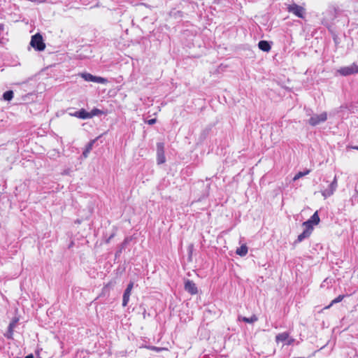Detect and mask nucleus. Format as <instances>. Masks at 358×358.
Instances as JSON below:
<instances>
[{
	"mask_svg": "<svg viewBox=\"0 0 358 358\" xmlns=\"http://www.w3.org/2000/svg\"><path fill=\"white\" fill-rule=\"evenodd\" d=\"M29 44L36 51H43L45 48V44L40 33H37L31 36Z\"/></svg>",
	"mask_w": 358,
	"mask_h": 358,
	"instance_id": "f257e3e1",
	"label": "nucleus"
},
{
	"mask_svg": "<svg viewBox=\"0 0 358 358\" xmlns=\"http://www.w3.org/2000/svg\"><path fill=\"white\" fill-rule=\"evenodd\" d=\"M340 10L334 5H329L328 8L323 13V20L326 22L334 21L338 15Z\"/></svg>",
	"mask_w": 358,
	"mask_h": 358,
	"instance_id": "f03ea898",
	"label": "nucleus"
},
{
	"mask_svg": "<svg viewBox=\"0 0 358 358\" xmlns=\"http://www.w3.org/2000/svg\"><path fill=\"white\" fill-rule=\"evenodd\" d=\"M80 76L82 78H83L85 81H87V82H93V83H101V84H104L108 82L106 78L99 77V76H93L92 74H91L90 73H87V72L82 73L80 74Z\"/></svg>",
	"mask_w": 358,
	"mask_h": 358,
	"instance_id": "7ed1b4c3",
	"label": "nucleus"
},
{
	"mask_svg": "<svg viewBox=\"0 0 358 358\" xmlns=\"http://www.w3.org/2000/svg\"><path fill=\"white\" fill-rule=\"evenodd\" d=\"M327 120V113L323 112L320 115L315 114L309 120L308 124L313 127H315L322 122H324Z\"/></svg>",
	"mask_w": 358,
	"mask_h": 358,
	"instance_id": "20e7f679",
	"label": "nucleus"
},
{
	"mask_svg": "<svg viewBox=\"0 0 358 358\" xmlns=\"http://www.w3.org/2000/svg\"><path fill=\"white\" fill-rule=\"evenodd\" d=\"M287 10L289 13L294 14L299 18H303L305 14V9L301 6L297 5L296 3H292L289 5L287 7Z\"/></svg>",
	"mask_w": 358,
	"mask_h": 358,
	"instance_id": "39448f33",
	"label": "nucleus"
},
{
	"mask_svg": "<svg viewBox=\"0 0 358 358\" xmlns=\"http://www.w3.org/2000/svg\"><path fill=\"white\" fill-rule=\"evenodd\" d=\"M157 161L158 164H164L166 162L164 143L162 142L157 143Z\"/></svg>",
	"mask_w": 358,
	"mask_h": 358,
	"instance_id": "423d86ee",
	"label": "nucleus"
},
{
	"mask_svg": "<svg viewBox=\"0 0 358 358\" xmlns=\"http://www.w3.org/2000/svg\"><path fill=\"white\" fill-rule=\"evenodd\" d=\"M337 188V179L335 176L333 181L329 185L328 187L324 190H322V195L324 197V199L329 197L331 196L334 192L336 191Z\"/></svg>",
	"mask_w": 358,
	"mask_h": 358,
	"instance_id": "0eeeda50",
	"label": "nucleus"
},
{
	"mask_svg": "<svg viewBox=\"0 0 358 358\" xmlns=\"http://www.w3.org/2000/svg\"><path fill=\"white\" fill-rule=\"evenodd\" d=\"M184 289L192 295L196 294L198 293V288L196 284L189 279L185 281Z\"/></svg>",
	"mask_w": 358,
	"mask_h": 358,
	"instance_id": "6e6552de",
	"label": "nucleus"
},
{
	"mask_svg": "<svg viewBox=\"0 0 358 358\" xmlns=\"http://www.w3.org/2000/svg\"><path fill=\"white\" fill-rule=\"evenodd\" d=\"M133 287H134V282H130L127 285V288L124 292L123 296H122V306H124V307L127 306L129 301V297H130Z\"/></svg>",
	"mask_w": 358,
	"mask_h": 358,
	"instance_id": "1a4fd4ad",
	"label": "nucleus"
},
{
	"mask_svg": "<svg viewBox=\"0 0 358 358\" xmlns=\"http://www.w3.org/2000/svg\"><path fill=\"white\" fill-rule=\"evenodd\" d=\"M69 115L71 116L76 117L82 120L90 119L89 112H87L84 108H81L80 110L76 111L75 113H69Z\"/></svg>",
	"mask_w": 358,
	"mask_h": 358,
	"instance_id": "9d476101",
	"label": "nucleus"
},
{
	"mask_svg": "<svg viewBox=\"0 0 358 358\" xmlns=\"http://www.w3.org/2000/svg\"><path fill=\"white\" fill-rule=\"evenodd\" d=\"M18 320H19L17 317H15L13 319L12 322L9 324L8 327V331L5 334V336L7 338H8V339L13 338V329L15 327L17 323L18 322Z\"/></svg>",
	"mask_w": 358,
	"mask_h": 358,
	"instance_id": "9b49d317",
	"label": "nucleus"
},
{
	"mask_svg": "<svg viewBox=\"0 0 358 358\" xmlns=\"http://www.w3.org/2000/svg\"><path fill=\"white\" fill-rule=\"evenodd\" d=\"M258 47L261 50L266 52H269L271 48L270 43L264 40H262L258 43Z\"/></svg>",
	"mask_w": 358,
	"mask_h": 358,
	"instance_id": "f8f14e48",
	"label": "nucleus"
},
{
	"mask_svg": "<svg viewBox=\"0 0 358 358\" xmlns=\"http://www.w3.org/2000/svg\"><path fill=\"white\" fill-rule=\"evenodd\" d=\"M238 320L243 321L245 323L253 324L258 320V317L255 315H252L250 317L238 315Z\"/></svg>",
	"mask_w": 358,
	"mask_h": 358,
	"instance_id": "ddd939ff",
	"label": "nucleus"
},
{
	"mask_svg": "<svg viewBox=\"0 0 358 358\" xmlns=\"http://www.w3.org/2000/svg\"><path fill=\"white\" fill-rule=\"evenodd\" d=\"M248 251V248L247 245L244 244L236 249V253L241 257H244L247 255Z\"/></svg>",
	"mask_w": 358,
	"mask_h": 358,
	"instance_id": "4468645a",
	"label": "nucleus"
},
{
	"mask_svg": "<svg viewBox=\"0 0 358 358\" xmlns=\"http://www.w3.org/2000/svg\"><path fill=\"white\" fill-rule=\"evenodd\" d=\"M307 221L310 222L311 224L313 225H317L319 224L320 220V217L318 215V212L315 211L313 215L310 217V219H308Z\"/></svg>",
	"mask_w": 358,
	"mask_h": 358,
	"instance_id": "2eb2a0df",
	"label": "nucleus"
},
{
	"mask_svg": "<svg viewBox=\"0 0 358 358\" xmlns=\"http://www.w3.org/2000/svg\"><path fill=\"white\" fill-rule=\"evenodd\" d=\"M338 72L341 75L347 76L352 74V70L351 66L341 68Z\"/></svg>",
	"mask_w": 358,
	"mask_h": 358,
	"instance_id": "dca6fc26",
	"label": "nucleus"
},
{
	"mask_svg": "<svg viewBox=\"0 0 358 358\" xmlns=\"http://www.w3.org/2000/svg\"><path fill=\"white\" fill-rule=\"evenodd\" d=\"M289 338V334L287 332H283L278 334L275 336V341L277 343L285 341Z\"/></svg>",
	"mask_w": 358,
	"mask_h": 358,
	"instance_id": "f3484780",
	"label": "nucleus"
},
{
	"mask_svg": "<svg viewBox=\"0 0 358 358\" xmlns=\"http://www.w3.org/2000/svg\"><path fill=\"white\" fill-rule=\"evenodd\" d=\"M310 236V234L308 233V231L303 230V231L298 236L297 239L294 241V244L301 242L302 241L309 237Z\"/></svg>",
	"mask_w": 358,
	"mask_h": 358,
	"instance_id": "a211bd4d",
	"label": "nucleus"
},
{
	"mask_svg": "<svg viewBox=\"0 0 358 358\" xmlns=\"http://www.w3.org/2000/svg\"><path fill=\"white\" fill-rule=\"evenodd\" d=\"M303 227H304V231H308L309 234H311L313 230V224L310 223V222L306 221L303 223Z\"/></svg>",
	"mask_w": 358,
	"mask_h": 358,
	"instance_id": "6ab92c4d",
	"label": "nucleus"
},
{
	"mask_svg": "<svg viewBox=\"0 0 358 358\" xmlns=\"http://www.w3.org/2000/svg\"><path fill=\"white\" fill-rule=\"evenodd\" d=\"M13 94H14V93L12 90L6 91L3 94V99L5 101H10L13 98Z\"/></svg>",
	"mask_w": 358,
	"mask_h": 358,
	"instance_id": "aec40b11",
	"label": "nucleus"
},
{
	"mask_svg": "<svg viewBox=\"0 0 358 358\" xmlns=\"http://www.w3.org/2000/svg\"><path fill=\"white\" fill-rule=\"evenodd\" d=\"M211 129H212L211 125H208L205 129H203L201 133V138L205 139L208 136L209 133L210 132Z\"/></svg>",
	"mask_w": 358,
	"mask_h": 358,
	"instance_id": "412c9836",
	"label": "nucleus"
},
{
	"mask_svg": "<svg viewBox=\"0 0 358 358\" xmlns=\"http://www.w3.org/2000/svg\"><path fill=\"white\" fill-rule=\"evenodd\" d=\"M344 297L345 295H338L336 298L331 301L329 306H326L324 308L328 309L334 304L341 302L344 299Z\"/></svg>",
	"mask_w": 358,
	"mask_h": 358,
	"instance_id": "4be33fe9",
	"label": "nucleus"
},
{
	"mask_svg": "<svg viewBox=\"0 0 358 358\" xmlns=\"http://www.w3.org/2000/svg\"><path fill=\"white\" fill-rule=\"evenodd\" d=\"M101 136H99L94 139L91 140L85 146V148L88 150L90 152L92 150L94 144L96 141L101 138Z\"/></svg>",
	"mask_w": 358,
	"mask_h": 358,
	"instance_id": "5701e85b",
	"label": "nucleus"
},
{
	"mask_svg": "<svg viewBox=\"0 0 358 358\" xmlns=\"http://www.w3.org/2000/svg\"><path fill=\"white\" fill-rule=\"evenodd\" d=\"M103 111L98 109V108H93L91 112L89 113V116H90V119L93 117L94 116H96V115H101L103 114Z\"/></svg>",
	"mask_w": 358,
	"mask_h": 358,
	"instance_id": "b1692460",
	"label": "nucleus"
},
{
	"mask_svg": "<svg viewBox=\"0 0 358 358\" xmlns=\"http://www.w3.org/2000/svg\"><path fill=\"white\" fill-rule=\"evenodd\" d=\"M309 172H310V171H309V170H306V171H304V172H301V171H300V172H299L298 173H296V174L294 176V177L293 180H296L299 179L300 178H301V177H303V176H306V175L308 174V173H309Z\"/></svg>",
	"mask_w": 358,
	"mask_h": 358,
	"instance_id": "393cba45",
	"label": "nucleus"
},
{
	"mask_svg": "<svg viewBox=\"0 0 358 358\" xmlns=\"http://www.w3.org/2000/svg\"><path fill=\"white\" fill-rule=\"evenodd\" d=\"M351 69L352 70V74L358 73V65L356 64H352L351 65Z\"/></svg>",
	"mask_w": 358,
	"mask_h": 358,
	"instance_id": "a878e982",
	"label": "nucleus"
},
{
	"mask_svg": "<svg viewBox=\"0 0 358 358\" xmlns=\"http://www.w3.org/2000/svg\"><path fill=\"white\" fill-rule=\"evenodd\" d=\"M156 122H157V119L152 118V119H150V120H147L146 123L148 124L149 125H152V124H155Z\"/></svg>",
	"mask_w": 358,
	"mask_h": 358,
	"instance_id": "bb28decb",
	"label": "nucleus"
},
{
	"mask_svg": "<svg viewBox=\"0 0 358 358\" xmlns=\"http://www.w3.org/2000/svg\"><path fill=\"white\" fill-rule=\"evenodd\" d=\"M90 152L87 150L86 148H85V150H83V156L85 157V158H87L88 157V154L90 153Z\"/></svg>",
	"mask_w": 358,
	"mask_h": 358,
	"instance_id": "cd10ccee",
	"label": "nucleus"
},
{
	"mask_svg": "<svg viewBox=\"0 0 358 358\" xmlns=\"http://www.w3.org/2000/svg\"><path fill=\"white\" fill-rule=\"evenodd\" d=\"M114 234H111L109 238L106 240V243H108L113 238Z\"/></svg>",
	"mask_w": 358,
	"mask_h": 358,
	"instance_id": "c85d7f7f",
	"label": "nucleus"
},
{
	"mask_svg": "<svg viewBox=\"0 0 358 358\" xmlns=\"http://www.w3.org/2000/svg\"><path fill=\"white\" fill-rule=\"evenodd\" d=\"M114 234H111L109 238L106 240V243H108L113 238Z\"/></svg>",
	"mask_w": 358,
	"mask_h": 358,
	"instance_id": "c756f323",
	"label": "nucleus"
},
{
	"mask_svg": "<svg viewBox=\"0 0 358 358\" xmlns=\"http://www.w3.org/2000/svg\"><path fill=\"white\" fill-rule=\"evenodd\" d=\"M114 234H111L109 238L106 240V243H108L113 238Z\"/></svg>",
	"mask_w": 358,
	"mask_h": 358,
	"instance_id": "7c9ffc66",
	"label": "nucleus"
},
{
	"mask_svg": "<svg viewBox=\"0 0 358 358\" xmlns=\"http://www.w3.org/2000/svg\"><path fill=\"white\" fill-rule=\"evenodd\" d=\"M4 29V24H0V31H3Z\"/></svg>",
	"mask_w": 358,
	"mask_h": 358,
	"instance_id": "2f4dec72",
	"label": "nucleus"
},
{
	"mask_svg": "<svg viewBox=\"0 0 358 358\" xmlns=\"http://www.w3.org/2000/svg\"><path fill=\"white\" fill-rule=\"evenodd\" d=\"M193 245H189V252L191 254L192 252Z\"/></svg>",
	"mask_w": 358,
	"mask_h": 358,
	"instance_id": "473e14b6",
	"label": "nucleus"
},
{
	"mask_svg": "<svg viewBox=\"0 0 358 358\" xmlns=\"http://www.w3.org/2000/svg\"><path fill=\"white\" fill-rule=\"evenodd\" d=\"M24 358H34V357L32 354H30V355L26 356Z\"/></svg>",
	"mask_w": 358,
	"mask_h": 358,
	"instance_id": "72a5a7b5",
	"label": "nucleus"
},
{
	"mask_svg": "<svg viewBox=\"0 0 358 358\" xmlns=\"http://www.w3.org/2000/svg\"><path fill=\"white\" fill-rule=\"evenodd\" d=\"M293 342H294V339H293V338H292V339H290L289 341H288L287 344H288V345H291Z\"/></svg>",
	"mask_w": 358,
	"mask_h": 358,
	"instance_id": "f704fd0d",
	"label": "nucleus"
},
{
	"mask_svg": "<svg viewBox=\"0 0 358 358\" xmlns=\"http://www.w3.org/2000/svg\"><path fill=\"white\" fill-rule=\"evenodd\" d=\"M146 315H147L146 310H144L143 313V318H144V319L146 317Z\"/></svg>",
	"mask_w": 358,
	"mask_h": 358,
	"instance_id": "c9c22d12",
	"label": "nucleus"
},
{
	"mask_svg": "<svg viewBox=\"0 0 358 358\" xmlns=\"http://www.w3.org/2000/svg\"><path fill=\"white\" fill-rule=\"evenodd\" d=\"M353 148L358 150V146H355Z\"/></svg>",
	"mask_w": 358,
	"mask_h": 358,
	"instance_id": "e433bc0d",
	"label": "nucleus"
},
{
	"mask_svg": "<svg viewBox=\"0 0 358 358\" xmlns=\"http://www.w3.org/2000/svg\"><path fill=\"white\" fill-rule=\"evenodd\" d=\"M37 358H41V357H37Z\"/></svg>",
	"mask_w": 358,
	"mask_h": 358,
	"instance_id": "4c0bfd02",
	"label": "nucleus"
}]
</instances>
